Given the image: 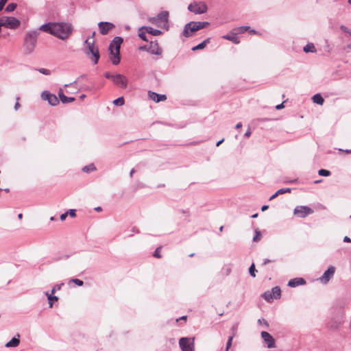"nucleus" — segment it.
I'll return each mask as SVG.
<instances>
[{
  "label": "nucleus",
  "mask_w": 351,
  "mask_h": 351,
  "mask_svg": "<svg viewBox=\"0 0 351 351\" xmlns=\"http://www.w3.org/2000/svg\"><path fill=\"white\" fill-rule=\"evenodd\" d=\"M39 30L64 40L72 34L73 29L70 23L58 22L45 23L39 27Z\"/></svg>",
  "instance_id": "nucleus-1"
},
{
  "label": "nucleus",
  "mask_w": 351,
  "mask_h": 351,
  "mask_svg": "<svg viewBox=\"0 0 351 351\" xmlns=\"http://www.w3.org/2000/svg\"><path fill=\"white\" fill-rule=\"evenodd\" d=\"M123 42V39L121 37L116 36L109 45V58L114 65H117L120 62V48Z\"/></svg>",
  "instance_id": "nucleus-2"
},
{
  "label": "nucleus",
  "mask_w": 351,
  "mask_h": 351,
  "mask_svg": "<svg viewBox=\"0 0 351 351\" xmlns=\"http://www.w3.org/2000/svg\"><path fill=\"white\" fill-rule=\"evenodd\" d=\"M208 25L209 23L206 21H191L184 25L182 34L183 36L189 38L191 37L194 32L205 28Z\"/></svg>",
  "instance_id": "nucleus-3"
},
{
  "label": "nucleus",
  "mask_w": 351,
  "mask_h": 351,
  "mask_svg": "<svg viewBox=\"0 0 351 351\" xmlns=\"http://www.w3.org/2000/svg\"><path fill=\"white\" fill-rule=\"evenodd\" d=\"M84 43L86 45V55L88 56L91 55V60L93 62L94 64H97L99 59L100 58V55L98 48L95 46V42H90L89 38H88L84 41Z\"/></svg>",
  "instance_id": "nucleus-4"
},
{
  "label": "nucleus",
  "mask_w": 351,
  "mask_h": 351,
  "mask_svg": "<svg viewBox=\"0 0 351 351\" xmlns=\"http://www.w3.org/2000/svg\"><path fill=\"white\" fill-rule=\"evenodd\" d=\"M38 35V31H32L26 34L25 38V47L27 53H30L34 51L36 47Z\"/></svg>",
  "instance_id": "nucleus-5"
},
{
  "label": "nucleus",
  "mask_w": 351,
  "mask_h": 351,
  "mask_svg": "<svg viewBox=\"0 0 351 351\" xmlns=\"http://www.w3.org/2000/svg\"><path fill=\"white\" fill-rule=\"evenodd\" d=\"M20 21L15 17L2 16L0 19V31L2 27L9 29H16L20 25Z\"/></svg>",
  "instance_id": "nucleus-6"
},
{
  "label": "nucleus",
  "mask_w": 351,
  "mask_h": 351,
  "mask_svg": "<svg viewBox=\"0 0 351 351\" xmlns=\"http://www.w3.org/2000/svg\"><path fill=\"white\" fill-rule=\"evenodd\" d=\"M194 338L182 337L179 339V346L182 351H195Z\"/></svg>",
  "instance_id": "nucleus-7"
},
{
  "label": "nucleus",
  "mask_w": 351,
  "mask_h": 351,
  "mask_svg": "<svg viewBox=\"0 0 351 351\" xmlns=\"http://www.w3.org/2000/svg\"><path fill=\"white\" fill-rule=\"evenodd\" d=\"M188 9L190 12L195 14H201L206 12L208 8L202 2H194L189 5Z\"/></svg>",
  "instance_id": "nucleus-8"
},
{
  "label": "nucleus",
  "mask_w": 351,
  "mask_h": 351,
  "mask_svg": "<svg viewBox=\"0 0 351 351\" xmlns=\"http://www.w3.org/2000/svg\"><path fill=\"white\" fill-rule=\"evenodd\" d=\"M313 210L306 206H296L293 210L294 215L301 218H304L307 215L312 214Z\"/></svg>",
  "instance_id": "nucleus-9"
},
{
  "label": "nucleus",
  "mask_w": 351,
  "mask_h": 351,
  "mask_svg": "<svg viewBox=\"0 0 351 351\" xmlns=\"http://www.w3.org/2000/svg\"><path fill=\"white\" fill-rule=\"evenodd\" d=\"M99 32L101 35H106L114 28L115 25L110 22L101 21L98 23Z\"/></svg>",
  "instance_id": "nucleus-10"
},
{
  "label": "nucleus",
  "mask_w": 351,
  "mask_h": 351,
  "mask_svg": "<svg viewBox=\"0 0 351 351\" xmlns=\"http://www.w3.org/2000/svg\"><path fill=\"white\" fill-rule=\"evenodd\" d=\"M41 98L43 100H47L51 106H56L59 104V100L58 97L53 95L50 93L49 91L45 90L41 94Z\"/></svg>",
  "instance_id": "nucleus-11"
},
{
  "label": "nucleus",
  "mask_w": 351,
  "mask_h": 351,
  "mask_svg": "<svg viewBox=\"0 0 351 351\" xmlns=\"http://www.w3.org/2000/svg\"><path fill=\"white\" fill-rule=\"evenodd\" d=\"M335 272V268L333 266H330L324 274L319 278V280L322 284H327L330 280L333 277Z\"/></svg>",
  "instance_id": "nucleus-12"
},
{
  "label": "nucleus",
  "mask_w": 351,
  "mask_h": 351,
  "mask_svg": "<svg viewBox=\"0 0 351 351\" xmlns=\"http://www.w3.org/2000/svg\"><path fill=\"white\" fill-rule=\"evenodd\" d=\"M114 84H115L117 86L121 88H125L128 84V78L121 74H116L113 77V81Z\"/></svg>",
  "instance_id": "nucleus-13"
},
{
  "label": "nucleus",
  "mask_w": 351,
  "mask_h": 351,
  "mask_svg": "<svg viewBox=\"0 0 351 351\" xmlns=\"http://www.w3.org/2000/svg\"><path fill=\"white\" fill-rule=\"evenodd\" d=\"M261 337L267 344V348H272L275 347V339L274 337L267 332H261Z\"/></svg>",
  "instance_id": "nucleus-14"
},
{
  "label": "nucleus",
  "mask_w": 351,
  "mask_h": 351,
  "mask_svg": "<svg viewBox=\"0 0 351 351\" xmlns=\"http://www.w3.org/2000/svg\"><path fill=\"white\" fill-rule=\"evenodd\" d=\"M342 324V320L339 317L331 319L327 324V328L330 330H335L339 328Z\"/></svg>",
  "instance_id": "nucleus-15"
},
{
  "label": "nucleus",
  "mask_w": 351,
  "mask_h": 351,
  "mask_svg": "<svg viewBox=\"0 0 351 351\" xmlns=\"http://www.w3.org/2000/svg\"><path fill=\"white\" fill-rule=\"evenodd\" d=\"M147 51L152 54L161 55L162 51L157 43L151 42Z\"/></svg>",
  "instance_id": "nucleus-16"
},
{
  "label": "nucleus",
  "mask_w": 351,
  "mask_h": 351,
  "mask_svg": "<svg viewBox=\"0 0 351 351\" xmlns=\"http://www.w3.org/2000/svg\"><path fill=\"white\" fill-rule=\"evenodd\" d=\"M157 17L160 25L162 24L163 26H165L169 21V12L162 11L158 14Z\"/></svg>",
  "instance_id": "nucleus-17"
},
{
  "label": "nucleus",
  "mask_w": 351,
  "mask_h": 351,
  "mask_svg": "<svg viewBox=\"0 0 351 351\" xmlns=\"http://www.w3.org/2000/svg\"><path fill=\"white\" fill-rule=\"evenodd\" d=\"M148 94L149 98L156 102L165 101L167 99L165 95H160L155 92L149 91Z\"/></svg>",
  "instance_id": "nucleus-18"
},
{
  "label": "nucleus",
  "mask_w": 351,
  "mask_h": 351,
  "mask_svg": "<svg viewBox=\"0 0 351 351\" xmlns=\"http://www.w3.org/2000/svg\"><path fill=\"white\" fill-rule=\"evenodd\" d=\"M306 284V281L302 278H295L291 279L288 282V286L291 287H295L299 285H303Z\"/></svg>",
  "instance_id": "nucleus-19"
},
{
  "label": "nucleus",
  "mask_w": 351,
  "mask_h": 351,
  "mask_svg": "<svg viewBox=\"0 0 351 351\" xmlns=\"http://www.w3.org/2000/svg\"><path fill=\"white\" fill-rule=\"evenodd\" d=\"M58 96L60 99L63 104H69L75 101L74 97H66L64 95L62 88H60L58 91Z\"/></svg>",
  "instance_id": "nucleus-20"
},
{
  "label": "nucleus",
  "mask_w": 351,
  "mask_h": 351,
  "mask_svg": "<svg viewBox=\"0 0 351 351\" xmlns=\"http://www.w3.org/2000/svg\"><path fill=\"white\" fill-rule=\"evenodd\" d=\"M236 32H231V34H227L222 36V38L232 41L234 44L240 43L239 38L237 36Z\"/></svg>",
  "instance_id": "nucleus-21"
},
{
  "label": "nucleus",
  "mask_w": 351,
  "mask_h": 351,
  "mask_svg": "<svg viewBox=\"0 0 351 351\" xmlns=\"http://www.w3.org/2000/svg\"><path fill=\"white\" fill-rule=\"evenodd\" d=\"M19 337V334H17L16 336L14 337L10 341L7 342L5 346L6 348H12L18 346L20 343Z\"/></svg>",
  "instance_id": "nucleus-22"
},
{
  "label": "nucleus",
  "mask_w": 351,
  "mask_h": 351,
  "mask_svg": "<svg viewBox=\"0 0 351 351\" xmlns=\"http://www.w3.org/2000/svg\"><path fill=\"white\" fill-rule=\"evenodd\" d=\"M141 29H145V31L153 35V36H159L162 34V32L159 29H154L152 28V27H149V26H145V27H141L139 30H141Z\"/></svg>",
  "instance_id": "nucleus-23"
},
{
  "label": "nucleus",
  "mask_w": 351,
  "mask_h": 351,
  "mask_svg": "<svg viewBox=\"0 0 351 351\" xmlns=\"http://www.w3.org/2000/svg\"><path fill=\"white\" fill-rule=\"evenodd\" d=\"M313 101L317 104H319V105H322L324 102V98L322 97V96L317 93V94H315V95H313Z\"/></svg>",
  "instance_id": "nucleus-24"
},
{
  "label": "nucleus",
  "mask_w": 351,
  "mask_h": 351,
  "mask_svg": "<svg viewBox=\"0 0 351 351\" xmlns=\"http://www.w3.org/2000/svg\"><path fill=\"white\" fill-rule=\"evenodd\" d=\"M45 295L47 297L49 307L51 308L53 306V302L57 301L58 298L57 296L53 295L51 293H49L48 292H46Z\"/></svg>",
  "instance_id": "nucleus-25"
},
{
  "label": "nucleus",
  "mask_w": 351,
  "mask_h": 351,
  "mask_svg": "<svg viewBox=\"0 0 351 351\" xmlns=\"http://www.w3.org/2000/svg\"><path fill=\"white\" fill-rule=\"evenodd\" d=\"M271 294L273 295V298L275 299L280 298L281 291L279 287H274L271 289Z\"/></svg>",
  "instance_id": "nucleus-26"
},
{
  "label": "nucleus",
  "mask_w": 351,
  "mask_h": 351,
  "mask_svg": "<svg viewBox=\"0 0 351 351\" xmlns=\"http://www.w3.org/2000/svg\"><path fill=\"white\" fill-rule=\"evenodd\" d=\"M303 51L306 53L316 52V49L313 43H308L303 48Z\"/></svg>",
  "instance_id": "nucleus-27"
},
{
  "label": "nucleus",
  "mask_w": 351,
  "mask_h": 351,
  "mask_svg": "<svg viewBox=\"0 0 351 351\" xmlns=\"http://www.w3.org/2000/svg\"><path fill=\"white\" fill-rule=\"evenodd\" d=\"M209 42H210V38H207V39L204 40L203 42H202L201 43H199V45L193 47L192 48V50L196 51V50H199V49H202L206 47V44L208 43Z\"/></svg>",
  "instance_id": "nucleus-28"
},
{
  "label": "nucleus",
  "mask_w": 351,
  "mask_h": 351,
  "mask_svg": "<svg viewBox=\"0 0 351 351\" xmlns=\"http://www.w3.org/2000/svg\"><path fill=\"white\" fill-rule=\"evenodd\" d=\"M262 297L267 301L271 302L274 298L271 291H265L263 293Z\"/></svg>",
  "instance_id": "nucleus-29"
},
{
  "label": "nucleus",
  "mask_w": 351,
  "mask_h": 351,
  "mask_svg": "<svg viewBox=\"0 0 351 351\" xmlns=\"http://www.w3.org/2000/svg\"><path fill=\"white\" fill-rule=\"evenodd\" d=\"M249 26H241L237 28H235L234 31H235L236 34H243L246 31L249 30Z\"/></svg>",
  "instance_id": "nucleus-30"
},
{
  "label": "nucleus",
  "mask_w": 351,
  "mask_h": 351,
  "mask_svg": "<svg viewBox=\"0 0 351 351\" xmlns=\"http://www.w3.org/2000/svg\"><path fill=\"white\" fill-rule=\"evenodd\" d=\"M96 169L93 164L85 166L82 168V171L86 173H89Z\"/></svg>",
  "instance_id": "nucleus-31"
},
{
  "label": "nucleus",
  "mask_w": 351,
  "mask_h": 351,
  "mask_svg": "<svg viewBox=\"0 0 351 351\" xmlns=\"http://www.w3.org/2000/svg\"><path fill=\"white\" fill-rule=\"evenodd\" d=\"M16 6H17L16 3H10L6 6L5 11L8 12H12L16 8Z\"/></svg>",
  "instance_id": "nucleus-32"
},
{
  "label": "nucleus",
  "mask_w": 351,
  "mask_h": 351,
  "mask_svg": "<svg viewBox=\"0 0 351 351\" xmlns=\"http://www.w3.org/2000/svg\"><path fill=\"white\" fill-rule=\"evenodd\" d=\"M113 104L116 106H123L124 104V99L123 97H120L113 101Z\"/></svg>",
  "instance_id": "nucleus-33"
},
{
  "label": "nucleus",
  "mask_w": 351,
  "mask_h": 351,
  "mask_svg": "<svg viewBox=\"0 0 351 351\" xmlns=\"http://www.w3.org/2000/svg\"><path fill=\"white\" fill-rule=\"evenodd\" d=\"M318 174L320 176H329L330 175V171L326 169H322L318 171Z\"/></svg>",
  "instance_id": "nucleus-34"
},
{
  "label": "nucleus",
  "mask_w": 351,
  "mask_h": 351,
  "mask_svg": "<svg viewBox=\"0 0 351 351\" xmlns=\"http://www.w3.org/2000/svg\"><path fill=\"white\" fill-rule=\"evenodd\" d=\"M239 324L236 323L231 327V333L232 335L230 336H233L234 337L237 335V331L238 329Z\"/></svg>",
  "instance_id": "nucleus-35"
},
{
  "label": "nucleus",
  "mask_w": 351,
  "mask_h": 351,
  "mask_svg": "<svg viewBox=\"0 0 351 351\" xmlns=\"http://www.w3.org/2000/svg\"><path fill=\"white\" fill-rule=\"evenodd\" d=\"M256 269H255V266H254V264L252 263L251 265V266L249 268V272H250V274L252 276V277H255L256 276V274L255 272H256Z\"/></svg>",
  "instance_id": "nucleus-36"
},
{
  "label": "nucleus",
  "mask_w": 351,
  "mask_h": 351,
  "mask_svg": "<svg viewBox=\"0 0 351 351\" xmlns=\"http://www.w3.org/2000/svg\"><path fill=\"white\" fill-rule=\"evenodd\" d=\"M260 239H261V232L258 229H256V230H255V235L253 237V241L258 242L260 240Z\"/></svg>",
  "instance_id": "nucleus-37"
},
{
  "label": "nucleus",
  "mask_w": 351,
  "mask_h": 351,
  "mask_svg": "<svg viewBox=\"0 0 351 351\" xmlns=\"http://www.w3.org/2000/svg\"><path fill=\"white\" fill-rule=\"evenodd\" d=\"M233 336H230L228 337V339L227 341V343H226V350L225 351H228L230 348L232 346V340H233Z\"/></svg>",
  "instance_id": "nucleus-38"
},
{
  "label": "nucleus",
  "mask_w": 351,
  "mask_h": 351,
  "mask_svg": "<svg viewBox=\"0 0 351 351\" xmlns=\"http://www.w3.org/2000/svg\"><path fill=\"white\" fill-rule=\"evenodd\" d=\"M162 247L160 246V247H158L155 252H154L153 254V256L156 258H161V255H160V250H161Z\"/></svg>",
  "instance_id": "nucleus-39"
},
{
  "label": "nucleus",
  "mask_w": 351,
  "mask_h": 351,
  "mask_svg": "<svg viewBox=\"0 0 351 351\" xmlns=\"http://www.w3.org/2000/svg\"><path fill=\"white\" fill-rule=\"evenodd\" d=\"M36 71H38V72H40V73L42 74H44V75H49L51 74V71L47 69H44V68H40V69H36Z\"/></svg>",
  "instance_id": "nucleus-40"
},
{
  "label": "nucleus",
  "mask_w": 351,
  "mask_h": 351,
  "mask_svg": "<svg viewBox=\"0 0 351 351\" xmlns=\"http://www.w3.org/2000/svg\"><path fill=\"white\" fill-rule=\"evenodd\" d=\"M291 189L290 188H283L277 191V194L281 195L285 193H290Z\"/></svg>",
  "instance_id": "nucleus-41"
},
{
  "label": "nucleus",
  "mask_w": 351,
  "mask_h": 351,
  "mask_svg": "<svg viewBox=\"0 0 351 351\" xmlns=\"http://www.w3.org/2000/svg\"><path fill=\"white\" fill-rule=\"evenodd\" d=\"M64 285V283H61V284H59V285H56L53 289H51V294H53L56 291H58L61 289V287Z\"/></svg>",
  "instance_id": "nucleus-42"
},
{
  "label": "nucleus",
  "mask_w": 351,
  "mask_h": 351,
  "mask_svg": "<svg viewBox=\"0 0 351 351\" xmlns=\"http://www.w3.org/2000/svg\"><path fill=\"white\" fill-rule=\"evenodd\" d=\"M149 21H150L152 24L157 25H158V26H161V25H160V23H159V21H158V19L157 16H156V17L150 18V19H149Z\"/></svg>",
  "instance_id": "nucleus-43"
},
{
  "label": "nucleus",
  "mask_w": 351,
  "mask_h": 351,
  "mask_svg": "<svg viewBox=\"0 0 351 351\" xmlns=\"http://www.w3.org/2000/svg\"><path fill=\"white\" fill-rule=\"evenodd\" d=\"M73 282H74L77 286H82L84 285V282L80 279L77 278H73L71 280Z\"/></svg>",
  "instance_id": "nucleus-44"
},
{
  "label": "nucleus",
  "mask_w": 351,
  "mask_h": 351,
  "mask_svg": "<svg viewBox=\"0 0 351 351\" xmlns=\"http://www.w3.org/2000/svg\"><path fill=\"white\" fill-rule=\"evenodd\" d=\"M138 36L142 39L144 41H147V38L146 37V35H145V32H138Z\"/></svg>",
  "instance_id": "nucleus-45"
},
{
  "label": "nucleus",
  "mask_w": 351,
  "mask_h": 351,
  "mask_svg": "<svg viewBox=\"0 0 351 351\" xmlns=\"http://www.w3.org/2000/svg\"><path fill=\"white\" fill-rule=\"evenodd\" d=\"M67 213H68V215H69L71 217H75L76 216L75 209H70Z\"/></svg>",
  "instance_id": "nucleus-46"
},
{
  "label": "nucleus",
  "mask_w": 351,
  "mask_h": 351,
  "mask_svg": "<svg viewBox=\"0 0 351 351\" xmlns=\"http://www.w3.org/2000/svg\"><path fill=\"white\" fill-rule=\"evenodd\" d=\"M258 322L260 324H265L266 326V327L269 326L267 322L264 319H258Z\"/></svg>",
  "instance_id": "nucleus-47"
},
{
  "label": "nucleus",
  "mask_w": 351,
  "mask_h": 351,
  "mask_svg": "<svg viewBox=\"0 0 351 351\" xmlns=\"http://www.w3.org/2000/svg\"><path fill=\"white\" fill-rule=\"evenodd\" d=\"M104 76L107 79H111L112 81H113V77L114 76V75H111L110 73L106 72V73H104Z\"/></svg>",
  "instance_id": "nucleus-48"
},
{
  "label": "nucleus",
  "mask_w": 351,
  "mask_h": 351,
  "mask_svg": "<svg viewBox=\"0 0 351 351\" xmlns=\"http://www.w3.org/2000/svg\"><path fill=\"white\" fill-rule=\"evenodd\" d=\"M7 1L8 0H0V11L3 9Z\"/></svg>",
  "instance_id": "nucleus-49"
},
{
  "label": "nucleus",
  "mask_w": 351,
  "mask_h": 351,
  "mask_svg": "<svg viewBox=\"0 0 351 351\" xmlns=\"http://www.w3.org/2000/svg\"><path fill=\"white\" fill-rule=\"evenodd\" d=\"M67 215H68V213H66V212L60 215V220L61 221L65 220Z\"/></svg>",
  "instance_id": "nucleus-50"
},
{
  "label": "nucleus",
  "mask_w": 351,
  "mask_h": 351,
  "mask_svg": "<svg viewBox=\"0 0 351 351\" xmlns=\"http://www.w3.org/2000/svg\"><path fill=\"white\" fill-rule=\"evenodd\" d=\"M251 134H252V132H251V130L250 129H248L246 132L245 133V137H250L251 136Z\"/></svg>",
  "instance_id": "nucleus-51"
},
{
  "label": "nucleus",
  "mask_w": 351,
  "mask_h": 351,
  "mask_svg": "<svg viewBox=\"0 0 351 351\" xmlns=\"http://www.w3.org/2000/svg\"><path fill=\"white\" fill-rule=\"evenodd\" d=\"M19 99V97L16 98V100L17 101L16 102L15 105H14V109L15 110H17L19 108H20V104L18 102V100Z\"/></svg>",
  "instance_id": "nucleus-52"
},
{
  "label": "nucleus",
  "mask_w": 351,
  "mask_h": 351,
  "mask_svg": "<svg viewBox=\"0 0 351 351\" xmlns=\"http://www.w3.org/2000/svg\"><path fill=\"white\" fill-rule=\"evenodd\" d=\"M285 106H284V102L281 103L280 104H278L276 106V108L277 110H280L282 108H283Z\"/></svg>",
  "instance_id": "nucleus-53"
},
{
  "label": "nucleus",
  "mask_w": 351,
  "mask_h": 351,
  "mask_svg": "<svg viewBox=\"0 0 351 351\" xmlns=\"http://www.w3.org/2000/svg\"><path fill=\"white\" fill-rule=\"evenodd\" d=\"M343 241L344 242H348V243H350L351 242V239L350 237L346 236L344 238H343Z\"/></svg>",
  "instance_id": "nucleus-54"
},
{
  "label": "nucleus",
  "mask_w": 351,
  "mask_h": 351,
  "mask_svg": "<svg viewBox=\"0 0 351 351\" xmlns=\"http://www.w3.org/2000/svg\"><path fill=\"white\" fill-rule=\"evenodd\" d=\"M279 194H277V191L269 197V200H272L276 198Z\"/></svg>",
  "instance_id": "nucleus-55"
},
{
  "label": "nucleus",
  "mask_w": 351,
  "mask_h": 351,
  "mask_svg": "<svg viewBox=\"0 0 351 351\" xmlns=\"http://www.w3.org/2000/svg\"><path fill=\"white\" fill-rule=\"evenodd\" d=\"M149 47H147V45H144V46H142L139 48L140 50H142V51H147V49H148Z\"/></svg>",
  "instance_id": "nucleus-56"
},
{
  "label": "nucleus",
  "mask_w": 351,
  "mask_h": 351,
  "mask_svg": "<svg viewBox=\"0 0 351 351\" xmlns=\"http://www.w3.org/2000/svg\"><path fill=\"white\" fill-rule=\"evenodd\" d=\"M271 260H269V259H268V258H265V259H264V261H263V265H267V263H271Z\"/></svg>",
  "instance_id": "nucleus-57"
},
{
  "label": "nucleus",
  "mask_w": 351,
  "mask_h": 351,
  "mask_svg": "<svg viewBox=\"0 0 351 351\" xmlns=\"http://www.w3.org/2000/svg\"><path fill=\"white\" fill-rule=\"evenodd\" d=\"M242 127V123L241 122L237 123V125H235V128L236 129H239Z\"/></svg>",
  "instance_id": "nucleus-58"
},
{
  "label": "nucleus",
  "mask_w": 351,
  "mask_h": 351,
  "mask_svg": "<svg viewBox=\"0 0 351 351\" xmlns=\"http://www.w3.org/2000/svg\"><path fill=\"white\" fill-rule=\"evenodd\" d=\"M268 208H269V206H268L267 205H264V206H262V208H261V210H262V211H265V210H266Z\"/></svg>",
  "instance_id": "nucleus-59"
},
{
  "label": "nucleus",
  "mask_w": 351,
  "mask_h": 351,
  "mask_svg": "<svg viewBox=\"0 0 351 351\" xmlns=\"http://www.w3.org/2000/svg\"><path fill=\"white\" fill-rule=\"evenodd\" d=\"M224 139L222 138L221 140L219 141L217 144H216V146L218 147L223 142Z\"/></svg>",
  "instance_id": "nucleus-60"
},
{
  "label": "nucleus",
  "mask_w": 351,
  "mask_h": 351,
  "mask_svg": "<svg viewBox=\"0 0 351 351\" xmlns=\"http://www.w3.org/2000/svg\"><path fill=\"white\" fill-rule=\"evenodd\" d=\"M135 172V170L134 169H132L130 172V177H132L133 174Z\"/></svg>",
  "instance_id": "nucleus-61"
},
{
  "label": "nucleus",
  "mask_w": 351,
  "mask_h": 351,
  "mask_svg": "<svg viewBox=\"0 0 351 351\" xmlns=\"http://www.w3.org/2000/svg\"><path fill=\"white\" fill-rule=\"evenodd\" d=\"M75 83H76V82L75 81V82H72V83H70L69 84H65V85H64V86H65V87H67V86H69L73 85V84H75Z\"/></svg>",
  "instance_id": "nucleus-62"
},
{
  "label": "nucleus",
  "mask_w": 351,
  "mask_h": 351,
  "mask_svg": "<svg viewBox=\"0 0 351 351\" xmlns=\"http://www.w3.org/2000/svg\"><path fill=\"white\" fill-rule=\"evenodd\" d=\"M95 210L97 211H101L102 209L100 206H98V207L95 208Z\"/></svg>",
  "instance_id": "nucleus-63"
},
{
  "label": "nucleus",
  "mask_w": 351,
  "mask_h": 351,
  "mask_svg": "<svg viewBox=\"0 0 351 351\" xmlns=\"http://www.w3.org/2000/svg\"><path fill=\"white\" fill-rule=\"evenodd\" d=\"M180 319H182V320H186V316H182L180 318Z\"/></svg>",
  "instance_id": "nucleus-64"
}]
</instances>
